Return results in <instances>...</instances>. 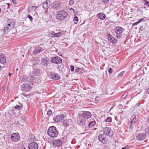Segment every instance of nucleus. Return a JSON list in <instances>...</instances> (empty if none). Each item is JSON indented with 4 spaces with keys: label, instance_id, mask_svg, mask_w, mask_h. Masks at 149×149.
Masks as SVG:
<instances>
[{
    "label": "nucleus",
    "instance_id": "f257e3e1",
    "mask_svg": "<svg viewBox=\"0 0 149 149\" xmlns=\"http://www.w3.org/2000/svg\"><path fill=\"white\" fill-rule=\"evenodd\" d=\"M29 76L28 77L25 75L21 76L20 78V80L21 81V82H26L27 81V84L25 85L23 84L22 89L24 91H28L29 89L31 88L33 86V82L31 78H29Z\"/></svg>",
    "mask_w": 149,
    "mask_h": 149
},
{
    "label": "nucleus",
    "instance_id": "f03ea898",
    "mask_svg": "<svg viewBox=\"0 0 149 149\" xmlns=\"http://www.w3.org/2000/svg\"><path fill=\"white\" fill-rule=\"evenodd\" d=\"M29 78H31L34 82V81L38 80L40 78L39 70L38 69L34 70L29 75Z\"/></svg>",
    "mask_w": 149,
    "mask_h": 149
},
{
    "label": "nucleus",
    "instance_id": "7ed1b4c3",
    "mask_svg": "<svg viewBox=\"0 0 149 149\" xmlns=\"http://www.w3.org/2000/svg\"><path fill=\"white\" fill-rule=\"evenodd\" d=\"M47 133L50 137L53 138L57 136L58 134V132L56 127L54 126L49 127L47 130Z\"/></svg>",
    "mask_w": 149,
    "mask_h": 149
},
{
    "label": "nucleus",
    "instance_id": "20e7f679",
    "mask_svg": "<svg viewBox=\"0 0 149 149\" xmlns=\"http://www.w3.org/2000/svg\"><path fill=\"white\" fill-rule=\"evenodd\" d=\"M68 15V14L66 11L64 10H61L57 13L56 17L57 19L62 21L66 18Z\"/></svg>",
    "mask_w": 149,
    "mask_h": 149
},
{
    "label": "nucleus",
    "instance_id": "39448f33",
    "mask_svg": "<svg viewBox=\"0 0 149 149\" xmlns=\"http://www.w3.org/2000/svg\"><path fill=\"white\" fill-rule=\"evenodd\" d=\"M124 30V29L119 26H117L115 28L114 31L117 34L116 36L117 38L120 39L122 38V34Z\"/></svg>",
    "mask_w": 149,
    "mask_h": 149
},
{
    "label": "nucleus",
    "instance_id": "423d86ee",
    "mask_svg": "<svg viewBox=\"0 0 149 149\" xmlns=\"http://www.w3.org/2000/svg\"><path fill=\"white\" fill-rule=\"evenodd\" d=\"M77 123L80 126H83L85 125L86 123L87 120L81 114L78 115Z\"/></svg>",
    "mask_w": 149,
    "mask_h": 149
},
{
    "label": "nucleus",
    "instance_id": "0eeeda50",
    "mask_svg": "<svg viewBox=\"0 0 149 149\" xmlns=\"http://www.w3.org/2000/svg\"><path fill=\"white\" fill-rule=\"evenodd\" d=\"M103 131L104 134L111 136L113 135V132L111 128L109 127H105L103 129Z\"/></svg>",
    "mask_w": 149,
    "mask_h": 149
},
{
    "label": "nucleus",
    "instance_id": "6e6552de",
    "mask_svg": "<svg viewBox=\"0 0 149 149\" xmlns=\"http://www.w3.org/2000/svg\"><path fill=\"white\" fill-rule=\"evenodd\" d=\"M51 62L53 63L60 64L62 63V60L61 58L58 56L53 57L51 58Z\"/></svg>",
    "mask_w": 149,
    "mask_h": 149
},
{
    "label": "nucleus",
    "instance_id": "1a4fd4ad",
    "mask_svg": "<svg viewBox=\"0 0 149 149\" xmlns=\"http://www.w3.org/2000/svg\"><path fill=\"white\" fill-rule=\"evenodd\" d=\"M11 138L12 141L17 142L19 140L20 136L18 134L14 133L11 134Z\"/></svg>",
    "mask_w": 149,
    "mask_h": 149
},
{
    "label": "nucleus",
    "instance_id": "9d476101",
    "mask_svg": "<svg viewBox=\"0 0 149 149\" xmlns=\"http://www.w3.org/2000/svg\"><path fill=\"white\" fill-rule=\"evenodd\" d=\"M63 35V33L61 32L55 33L54 31H53L49 33V35L52 37H59Z\"/></svg>",
    "mask_w": 149,
    "mask_h": 149
},
{
    "label": "nucleus",
    "instance_id": "9b49d317",
    "mask_svg": "<svg viewBox=\"0 0 149 149\" xmlns=\"http://www.w3.org/2000/svg\"><path fill=\"white\" fill-rule=\"evenodd\" d=\"M63 119V114H61L60 115H57L56 117H54L53 120L54 122H57L59 121H62Z\"/></svg>",
    "mask_w": 149,
    "mask_h": 149
},
{
    "label": "nucleus",
    "instance_id": "f8f14e48",
    "mask_svg": "<svg viewBox=\"0 0 149 149\" xmlns=\"http://www.w3.org/2000/svg\"><path fill=\"white\" fill-rule=\"evenodd\" d=\"M107 37L108 40L113 44H115L118 41V40L113 37L110 34H109Z\"/></svg>",
    "mask_w": 149,
    "mask_h": 149
},
{
    "label": "nucleus",
    "instance_id": "ddd939ff",
    "mask_svg": "<svg viewBox=\"0 0 149 149\" xmlns=\"http://www.w3.org/2000/svg\"><path fill=\"white\" fill-rule=\"evenodd\" d=\"M80 114L86 120H87L88 118H91L92 116L91 113L88 111L83 112L82 113Z\"/></svg>",
    "mask_w": 149,
    "mask_h": 149
},
{
    "label": "nucleus",
    "instance_id": "4468645a",
    "mask_svg": "<svg viewBox=\"0 0 149 149\" xmlns=\"http://www.w3.org/2000/svg\"><path fill=\"white\" fill-rule=\"evenodd\" d=\"M146 136L145 133H140L138 134L136 136V139L138 140H142L144 139Z\"/></svg>",
    "mask_w": 149,
    "mask_h": 149
},
{
    "label": "nucleus",
    "instance_id": "2eb2a0df",
    "mask_svg": "<svg viewBox=\"0 0 149 149\" xmlns=\"http://www.w3.org/2000/svg\"><path fill=\"white\" fill-rule=\"evenodd\" d=\"M87 122L88 123V126L89 128L92 127L96 125V122L93 118L90 119Z\"/></svg>",
    "mask_w": 149,
    "mask_h": 149
},
{
    "label": "nucleus",
    "instance_id": "dca6fc26",
    "mask_svg": "<svg viewBox=\"0 0 149 149\" xmlns=\"http://www.w3.org/2000/svg\"><path fill=\"white\" fill-rule=\"evenodd\" d=\"M98 140L100 142L103 144L106 143L107 142L104 134H100L98 136Z\"/></svg>",
    "mask_w": 149,
    "mask_h": 149
},
{
    "label": "nucleus",
    "instance_id": "f3484780",
    "mask_svg": "<svg viewBox=\"0 0 149 149\" xmlns=\"http://www.w3.org/2000/svg\"><path fill=\"white\" fill-rule=\"evenodd\" d=\"M38 144L34 142H32L29 145V149H38Z\"/></svg>",
    "mask_w": 149,
    "mask_h": 149
},
{
    "label": "nucleus",
    "instance_id": "a211bd4d",
    "mask_svg": "<svg viewBox=\"0 0 149 149\" xmlns=\"http://www.w3.org/2000/svg\"><path fill=\"white\" fill-rule=\"evenodd\" d=\"M72 123V122L71 120H64L63 122V126L65 127H67L70 126Z\"/></svg>",
    "mask_w": 149,
    "mask_h": 149
},
{
    "label": "nucleus",
    "instance_id": "6ab92c4d",
    "mask_svg": "<svg viewBox=\"0 0 149 149\" xmlns=\"http://www.w3.org/2000/svg\"><path fill=\"white\" fill-rule=\"evenodd\" d=\"M43 50L44 49L43 48L39 47H35V50L33 51V52L34 54H37L43 51Z\"/></svg>",
    "mask_w": 149,
    "mask_h": 149
},
{
    "label": "nucleus",
    "instance_id": "aec40b11",
    "mask_svg": "<svg viewBox=\"0 0 149 149\" xmlns=\"http://www.w3.org/2000/svg\"><path fill=\"white\" fill-rule=\"evenodd\" d=\"M0 62L3 64L5 63L6 62L5 56L3 54H0Z\"/></svg>",
    "mask_w": 149,
    "mask_h": 149
},
{
    "label": "nucleus",
    "instance_id": "412c9836",
    "mask_svg": "<svg viewBox=\"0 0 149 149\" xmlns=\"http://www.w3.org/2000/svg\"><path fill=\"white\" fill-rule=\"evenodd\" d=\"M62 141L60 139L56 140L53 142V145L58 147L60 146L62 143Z\"/></svg>",
    "mask_w": 149,
    "mask_h": 149
},
{
    "label": "nucleus",
    "instance_id": "4be33fe9",
    "mask_svg": "<svg viewBox=\"0 0 149 149\" xmlns=\"http://www.w3.org/2000/svg\"><path fill=\"white\" fill-rule=\"evenodd\" d=\"M51 78L53 79L58 80L60 78V76L58 74L55 73H52L50 74Z\"/></svg>",
    "mask_w": 149,
    "mask_h": 149
},
{
    "label": "nucleus",
    "instance_id": "5701e85b",
    "mask_svg": "<svg viewBox=\"0 0 149 149\" xmlns=\"http://www.w3.org/2000/svg\"><path fill=\"white\" fill-rule=\"evenodd\" d=\"M50 2L49 1L47 0L46 1L44 2L43 4V7L44 9H47L48 8L49 6Z\"/></svg>",
    "mask_w": 149,
    "mask_h": 149
},
{
    "label": "nucleus",
    "instance_id": "b1692460",
    "mask_svg": "<svg viewBox=\"0 0 149 149\" xmlns=\"http://www.w3.org/2000/svg\"><path fill=\"white\" fill-rule=\"evenodd\" d=\"M8 24L7 26L11 28V29L13 28L15 26V23L14 21L12 19L8 21Z\"/></svg>",
    "mask_w": 149,
    "mask_h": 149
},
{
    "label": "nucleus",
    "instance_id": "393cba45",
    "mask_svg": "<svg viewBox=\"0 0 149 149\" xmlns=\"http://www.w3.org/2000/svg\"><path fill=\"white\" fill-rule=\"evenodd\" d=\"M97 16L101 20H103L106 17L105 15L103 13H99L98 14Z\"/></svg>",
    "mask_w": 149,
    "mask_h": 149
},
{
    "label": "nucleus",
    "instance_id": "a878e982",
    "mask_svg": "<svg viewBox=\"0 0 149 149\" xmlns=\"http://www.w3.org/2000/svg\"><path fill=\"white\" fill-rule=\"evenodd\" d=\"M48 60V59L46 57L42 58V62L44 65L47 66V65Z\"/></svg>",
    "mask_w": 149,
    "mask_h": 149
},
{
    "label": "nucleus",
    "instance_id": "bb28decb",
    "mask_svg": "<svg viewBox=\"0 0 149 149\" xmlns=\"http://www.w3.org/2000/svg\"><path fill=\"white\" fill-rule=\"evenodd\" d=\"M130 123H131V126H132L134 123H135V121L136 120V118L135 115H133L132 117V119Z\"/></svg>",
    "mask_w": 149,
    "mask_h": 149
},
{
    "label": "nucleus",
    "instance_id": "cd10ccee",
    "mask_svg": "<svg viewBox=\"0 0 149 149\" xmlns=\"http://www.w3.org/2000/svg\"><path fill=\"white\" fill-rule=\"evenodd\" d=\"M60 4L58 1H55L53 3V7L54 8L56 9L57 7H59Z\"/></svg>",
    "mask_w": 149,
    "mask_h": 149
},
{
    "label": "nucleus",
    "instance_id": "c85d7f7f",
    "mask_svg": "<svg viewBox=\"0 0 149 149\" xmlns=\"http://www.w3.org/2000/svg\"><path fill=\"white\" fill-rule=\"evenodd\" d=\"M11 29V28L10 27L7 26L5 27L4 30V32L5 34H7L9 30Z\"/></svg>",
    "mask_w": 149,
    "mask_h": 149
},
{
    "label": "nucleus",
    "instance_id": "c756f323",
    "mask_svg": "<svg viewBox=\"0 0 149 149\" xmlns=\"http://www.w3.org/2000/svg\"><path fill=\"white\" fill-rule=\"evenodd\" d=\"M144 5L149 7V1L147 0H142Z\"/></svg>",
    "mask_w": 149,
    "mask_h": 149
},
{
    "label": "nucleus",
    "instance_id": "7c9ffc66",
    "mask_svg": "<svg viewBox=\"0 0 149 149\" xmlns=\"http://www.w3.org/2000/svg\"><path fill=\"white\" fill-rule=\"evenodd\" d=\"M23 106L22 105H21V106H19V105H17L15 107V109L19 110L22 109L23 108Z\"/></svg>",
    "mask_w": 149,
    "mask_h": 149
},
{
    "label": "nucleus",
    "instance_id": "2f4dec72",
    "mask_svg": "<svg viewBox=\"0 0 149 149\" xmlns=\"http://www.w3.org/2000/svg\"><path fill=\"white\" fill-rule=\"evenodd\" d=\"M106 122L111 123V117H108L105 120Z\"/></svg>",
    "mask_w": 149,
    "mask_h": 149
},
{
    "label": "nucleus",
    "instance_id": "473e14b6",
    "mask_svg": "<svg viewBox=\"0 0 149 149\" xmlns=\"http://www.w3.org/2000/svg\"><path fill=\"white\" fill-rule=\"evenodd\" d=\"M78 20V18L77 16H75L73 19V21L74 23L76 24L77 23Z\"/></svg>",
    "mask_w": 149,
    "mask_h": 149
},
{
    "label": "nucleus",
    "instance_id": "72a5a7b5",
    "mask_svg": "<svg viewBox=\"0 0 149 149\" xmlns=\"http://www.w3.org/2000/svg\"><path fill=\"white\" fill-rule=\"evenodd\" d=\"M145 133L149 135V127H147L145 129Z\"/></svg>",
    "mask_w": 149,
    "mask_h": 149
},
{
    "label": "nucleus",
    "instance_id": "f704fd0d",
    "mask_svg": "<svg viewBox=\"0 0 149 149\" xmlns=\"http://www.w3.org/2000/svg\"><path fill=\"white\" fill-rule=\"evenodd\" d=\"M75 72L79 73H81L82 72V69L81 68H78L75 70Z\"/></svg>",
    "mask_w": 149,
    "mask_h": 149
},
{
    "label": "nucleus",
    "instance_id": "c9c22d12",
    "mask_svg": "<svg viewBox=\"0 0 149 149\" xmlns=\"http://www.w3.org/2000/svg\"><path fill=\"white\" fill-rule=\"evenodd\" d=\"M27 17L29 18L31 21H32L33 20V18L30 15H28L27 16Z\"/></svg>",
    "mask_w": 149,
    "mask_h": 149
},
{
    "label": "nucleus",
    "instance_id": "e433bc0d",
    "mask_svg": "<svg viewBox=\"0 0 149 149\" xmlns=\"http://www.w3.org/2000/svg\"><path fill=\"white\" fill-rule=\"evenodd\" d=\"M124 73H125L124 71L122 72L118 75V77H119L122 76Z\"/></svg>",
    "mask_w": 149,
    "mask_h": 149
},
{
    "label": "nucleus",
    "instance_id": "4c0bfd02",
    "mask_svg": "<svg viewBox=\"0 0 149 149\" xmlns=\"http://www.w3.org/2000/svg\"><path fill=\"white\" fill-rule=\"evenodd\" d=\"M52 113V111L51 110H49L48 111H47V114L48 116H50L51 115Z\"/></svg>",
    "mask_w": 149,
    "mask_h": 149
},
{
    "label": "nucleus",
    "instance_id": "58836bf2",
    "mask_svg": "<svg viewBox=\"0 0 149 149\" xmlns=\"http://www.w3.org/2000/svg\"><path fill=\"white\" fill-rule=\"evenodd\" d=\"M74 2L73 0H70L69 3L70 5H72L74 4Z\"/></svg>",
    "mask_w": 149,
    "mask_h": 149
},
{
    "label": "nucleus",
    "instance_id": "ea45409f",
    "mask_svg": "<svg viewBox=\"0 0 149 149\" xmlns=\"http://www.w3.org/2000/svg\"><path fill=\"white\" fill-rule=\"evenodd\" d=\"M112 69L111 68H110L108 69V72L109 74H111L112 72Z\"/></svg>",
    "mask_w": 149,
    "mask_h": 149
},
{
    "label": "nucleus",
    "instance_id": "a19ab883",
    "mask_svg": "<svg viewBox=\"0 0 149 149\" xmlns=\"http://www.w3.org/2000/svg\"><path fill=\"white\" fill-rule=\"evenodd\" d=\"M70 70L72 72L74 70V68L73 66V65H71L70 66Z\"/></svg>",
    "mask_w": 149,
    "mask_h": 149
},
{
    "label": "nucleus",
    "instance_id": "79ce46f5",
    "mask_svg": "<svg viewBox=\"0 0 149 149\" xmlns=\"http://www.w3.org/2000/svg\"><path fill=\"white\" fill-rule=\"evenodd\" d=\"M109 0H102V2L104 3H108Z\"/></svg>",
    "mask_w": 149,
    "mask_h": 149
},
{
    "label": "nucleus",
    "instance_id": "37998d69",
    "mask_svg": "<svg viewBox=\"0 0 149 149\" xmlns=\"http://www.w3.org/2000/svg\"><path fill=\"white\" fill-rule=\"evenodd\" d=\"M129 146H126L124 147H123L122 149H128Z\"/></svg>",
    "mask_w": 149,
    "mask_h": 149
},
{
    "label": "nucleus",
    "instance_id": "c03bdc74",
    "mask_svg": "<svg viewBox=\"0 0 149 149\" xmlns=\"http://www.w3.org/2000/svg\"><path fill=\"white\" fill-rule=\"evenodd\" d=\"M145 20H143V18H141V19H140L138 21V22H139V23H140V22H141V21H144Z\"/></svg>",
    "mask_w": 149,
    "mask_h": 149
},
{
    "label": "nucleus",
    "instance_id": "a18cd8bd",
    "mask_svg": "<svg viewBox=\"0 0 149 149\" xmlns=\"http://www.w3.org/2000/svg\"><path fill=\"white\" fill-rule=\"evenodd\" d=\"M139 23V22H138V21L136 22L133 24H132V25L133 26H134V25H137V24H138Z\"/></svg>",
    "mask_w": 149,
    "mask_h": 149
},
{
    "label": "nucleus",
    "instance_id": "49530a36",
    "mask_svg": "<svg viewBox=\"0 0 149 149\" xmlns=\"http://www.w3.org/2000/svg\"><path fill=\"white\" fill-rule=\"evenodd\" d=\"M12 2L14 4H15L16 3V1L15 0H12Z\"/></svg>",
    "mask_w": 149,
    "mask_h": 149
},
{
    "label": "nucleus",
    "instance_id": "de8ad7c7",
    "mask_svg": "<svg viewBox=\"0 0 149 149\" xmlns=\"http://www.w3.org/2000/svg\"><path fill=\"white\" fill-rule=\"evenodd\" d=\"M32 8H34L35 9H36L38 8V7L37 6H32Z\"/></svg>",
    "mask_w": 149,
    "mask_h": 149
},
{
    "label": "nucleus",
    "instance_id": "09e8293b",
    "mask_svg": "<svg viewBox=\"0 0 149 149\" xmlns=\"http://www.w3.org/2000/svg\"><path fill=\"white\" fill-rule=\"evenodd\" d=\"M6 4L7 5H8V7H7V8H9V5H10L9 3H6Z\"/></svg>",
    "mask_w": 149,
    "mask_h": 149
},
{
    "label": "nucleus",
    "instance_id": "8fccbe9b",
    "mask_svg": "<svg viewBox=\"0 0 149 149\" xmlns=\"http://www.w3.org/2000/svg\"><path fill=\"white\" fill-rule=\"evenodd\" d=\"M147 121L148 123L149 124V116L147 118Z\"/></svg>",
    "mask_w": 149,
    "mask_h": 149
},
{
    "label": "nucleus",
    "instance_id": "3c124183",
    "mask_svg": "<svg viewBox=\"0 0 149 149\" xmlns=\"http://www.w3.org/2000/svg\"><path fill=\"white\" fill-rule=\"evenodd\" d=\"M141 103L139 102L137 104V106H139L140 104Z\"/></svg>",
    "mask_w": 149,
    "mask_h": 149
},
{
    "label": "nucleus",
    "instance_id": "603ef678",
    "mask_svg": "<svg viewBox=\"0 0 149 149\" xmlns=\"http://www.w3.org/2000/svg\"><path fill=\"white\" fill-rule=\"evenodd\" d=\"M11 74L10 73H9L8 74V76L10 77V76H11Z\"/></svg>",
    "mask_w": 149,
    "mask_h": 149
},
{
    "label": "nucleus",
    "instance_id": "864d4df0",
    "mask_svg": "<svg viewBox=\"0 0 149 149\" xmlns=\"http://www.w3.org/2000/svg\"><path fill=\"white\" fill-rule=\"evenodd\" d=\"M70 10H73L74 11V9L72 8H70Z\"/></svg>",
    "mask_w": 149,
    "mask_h": 149
},
{
    "label": "nucleus",
    "instance_id": "5fc2aeb1",
    "mask_svg": "<svg viewBox=\"0 0 149 149\" xmlns=\"http://www.w3.org/2000/svg\"><path fill=\"white\" fill-rule=\"evenodd\" d=\"M24 120H24V119H22V120H21V121H22V122H24Z\"/></svg>",
    "mask_w": 149,
    "mask_h": 149
},
{
    "label": "nucleus",
    "instance_id": "6e6d98bb",
    "mask_svg": "<svg viewBox=\"0 0 149 149\" xmlns=\"http://www.w3.org/2000/svg\"><path fill=\"white\" fill-rule=\"evenodd\" d=\"M147 140H146V141H144V142H147Z\"/></svg>",
    "mask_w": 149,
    "mask_h": 149
}]
</instances>
